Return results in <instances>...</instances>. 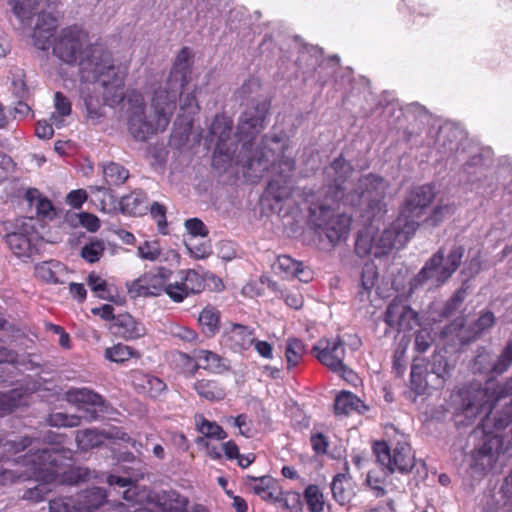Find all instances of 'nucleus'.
I'll use <instances>...</instances> for the list:
<instances>
[{
    "mask_svg": "<svg viewBox=\"0 0 512 512\" xmlns=\"http://www.w3.org/2000/svg\"><path fill=\"white\" fill-rule=\"evenodd\" d=\"M455 211V207L447 203H439L432 211L430 216L425 218V221L431 226H438L443 220L452 215Z\"/></svg>",
    "mask_w": 512,
    "mask_h": 512,
    "instance_id": "a18cd8bd",
    "label": "nucleus"
},
{
    "mask_svg": "<svg viewBox=\"0 0 512 512\" xmlns=\"http://www.w3.org/2000/svg\"><path fill=\"white\" fill-rule=\"evenodd\" d=\"M172 274V271L166 267H159L155 271L144 273L138 279L127 284L128 293L134 299L160 296L163 292L167 294Z\"/></svg>",
    "mask_w": 512,
    "mask_h": 512,
    "instance_id": "1a4fd4ad",
    "label": "nucleus"
},
{
    "mask_svg": "<svg viewBox=\"0 0 512 512\" xmlns=\"http://www.w3.org/2000/svg\"><path fill=\"white\" fill-rule=\"evenodd\" d=\"M6 244L12 253L20 259H29L38 253V236L13 232L6 236Z\"/></svg>",
    "mask_w": 512,
    "mask_h": 512,
    "instance_id": "6ab92c4d",
    "label": "nucleus"
},
{
    "mask_svg": "<svg viewBox=\"0 0 512 512\" xmlns=\"http://www.w3.org/2000/svg\"><path fill=\"white\" fill-rule=\"evenodd\" d=\"M168 499L171 502L168 509L174 512L184 510L188 503L186 498L181 497L179 494L174 492L168 495Z\"/></svg>",
    "mask_w": 512,
    "mask_h": 512,
    "instance_id": "0e129e2a",
    "label": "nucleus"
},
{
    "mask_svg": "<svg viewBox=\"0 0 512 512\" xmlns=\"http://www.w3.org/2000/svg\"><path fill=\"white\" fill-rule=\"evenodd\" d=\"M133 381L140 392L152 398L158 397L166 388V384L161 379L149 374L137 372L133 376Z\"/></svg>",
    "mask_w": 512,
    "mask_h": 512,
    "instance_id": "a878e982",
    "label": "nucleus"
},
{
    "mask_svg": "<svg viewBox=\"0 0 512 512\" xmlns=\"http://www.w3.org/2000/svg\"><path fill=\"white\" fill-rule=\"evenodd\" d=\"M273 270L285 278H297L301 282H308L311 279V272L301 262L288 255L278 256L273 264Z\"/></svg>",
    "mask_w": 512,
    "mask_h": 512,
    "instance_id": "412c9836",
    "label": "nucleus"
},
{
    "mask_svg": "<svg viewBox=\"0 0 512 512\" xmlns=\"http://www.w3.org/2000/svg\"><path fill=\"white\" fill-rule=\"evenodd\" d=\"M436 197L434 188L430 185H422L412 188L406 195L400 216L404 223L416 222V229L427 208Z\"/></svg>",
    "mask_w": 512,
    "mask_h": 512,
    "instance_id": "9d476101",
    "label": "nucleus"
},
{
    "mask_svg": "<svg viewBox=\"0 0 512 512\" xmlns=\"http://www.w3.org/2000/svg\"><path fill=\"white\" fill-rule=\"evenodd\" d=\"M311 445L317 454H324L327 451L328 442L324 435L316 434L311 437Z\"/></svg>",
    "mask_w": 512,
    "mask_h": 512,
    "instance_id": "338daca9",
    "label": "nucleus"
},
{
    "mask_svg": "<svg viewBox=\"0 0 512 512\" xmlns=\"http://www.w3.org/2000/svg\"><path fill=\"white\" fill-rule=\"evenodd\" d=\"M512 365V340H510L498 357L484 348L478 350L472 363L474 373L501 375Z\"/></svg>",
    "mask_w": 512,
    "mask_h": 512,
    "instance_id": "9b49d317",
    "label": "nucleus"
},
{
    "mask_svg": "<svg viewBox=\"0 0 512 512\" xmlns=\"http://www.w3.org/2000/svg\"><path fill=\"white\" fill-rule=\"evenodd\" d=\"M152 217L157 221V227L161 234H167L166 208L164 205L155 202L150 208Z\"/></svg>",
    "mask_w": 512,
    "mask_h": 512,
    "instance_id": "3c124183",
    "label": "nucleus"
},
{
    "mask_svg": "<svg viewBox=\"0 0 512 512\" xmlns=\"http://www.w3.org/2000/svg\"><path fill=\"white\" fill-rule=\"evenodd\" d=\"M112 328L116 336L128 341L139 339L146 334L145 326L130 314L116 316Z\"/></svg>",
    "mask_w": 512,
    "mask_h": 512,
    "instance_id": "aec40b11",
    "label": "nucleus"
},
{
    "mask_svg": "<svg viewBox=\"0 0 512 512\" xmlns=\"http://www.w3.org/2000/svg\"><path fill=\"white\" fill-rule=\"evenodd\" d=\"M352 172L351 165L342 157L336 158L325 168V200L342 201L352 206L366 203L372 216L382 214L386 207L384 199L388 183L383 178L370 174L359 180L358 190L346 192L348 186H351L348 178Z\"/></svg>",
    "mask_w": 512,
    "mask_h": 512,
    "instance_id": "7ed1b4c3",
    "label": "nucleus"
},
{
    "mask_svg": "<svg viewBox=\"0 0 512 512\" xmlns=\"http://www.w3.org/2000/svg\"><path fill=\"white\" fill-rule=\"evenodd\" d=\"M54 108L56 111L51 115L50 120L56 127H61L63 125L62 118L71 114V102L63 93L56 92L54 95Z\"/></svg>",
    "mask_w": 512,
    "mask_h": 512,
    "instance_id": "e433bc0d",
    "label": "nucleus"
},
{
    "mask_svg": "<svg viewBox=\"0 0 512 512\" xmlns=\"http://www.w3.org/2000/svg\"><path fill=\"white\" fill-rule=\"evenodd\" d=\"M204 289V279L195 270L180 272L179 280L168 285L167 295L174 302H182L190 294L199 293Z\"/></svg>",
    "mask_w": 512,
    "mask_h": 512,
    "instance_id": "2eb2a0df",
    "label": "nucleus"
},
{
    "mask_svg": "<svg viewBox=\"0 0 512 512\" xmlns=\"http://www.w3.org/2000/svg\"><path fill=\"white\" fill-rule=\"evenodd\" d=\"M9 4L17 18L24 23L30 20L46 3L45 0H10Z\"/></svg>",
    "mask_w": 512,
    "mask_h": 512,
    "instance_id": "473e14b6",
    "label": "nucleus"
},
{
    "mask_svg": "<svg viewBox=\"0 0 512 512\" xmlns=\"http://www.w3.org/2000/svg\"><path fill=\"white\" fill-rule=\"evenodd\" d=\"M103 175L109 186H120L129 178V171L122 165L111 162L103 166Z\"/></svg>",
    "mask_w": 512,
    "mask_h": 512,
    "instance_id": "c9c22d12",
    "label": "nucleus"
},
{
    "mask_svg": "<svg viewBox=\"0 0 512 512\" xmlns=\"http://www.w3.org/2000/svg\"><path fill=\"white\" fill-rule=\"evenodd\" d=\"M80 224L90 232H95L100 227V221L97 216L82 212L78 215Z\"/></svg>",
    "mask_w": 512,
    "mask_h": 512,
    "instance_id": "13d9d810",
    "label": "nucleus"
},
{
    "mask_svg": "<svg viewBox=\"0 0 512 512\" xmlns=\"http://www.w3.org/2000/svg\"><path fill=\"white\" fill-rule=\"evenodd\" d=\"M196 239L190 238L185 246L190 255L196 259H205L211 254V246L207 242L196 243Z\"/></svg>",
    "mask_w": 512,
    "mask_h": 512,
    "instance_id": "8fccbe9b",
    "label": "nucleus"
},
{
    "mask_svg": "<svg viewBox=\"0 0 512 512\" xmlns=\"http://www.w3.org/2000/svg\"><path fill=\"white\" fill-rule=\"evenodd\" d=\"M181 109L190 114L195 113L199 109V105L193 93L184 96L181 101Z\"/></svg>",
    "mask_w": 512,
    "mask_h": 512,
    "instance_id": "69168bd1",
    "label": "nucleus"
},
{
    "mask_svg": "<svg viewBox=\"0 0 512 512\" xmlns=\"http://www.w3.org/2000/svg\"><path fill=\"white\" fill-rule=\"evenodd\" d=\"M122 212L130 215H141L147 210L146 195L141 190L134 191L120 200Z\"/></svg>",
    "mask_w": 512,
    "mask_h": 512,
    "instance_id": "2f4dec72",
    "label": "nucleus"
},
{
    "mask_svg": "<svg viewBox=\"0 0 512 512\" xmlns=\"http://www.w3.org/2000/svg\"><path fill=\"white\" fill-rule=\"evenodd\" d=\"M5 445L10 447V450L18 453L32 445V439L30 437H22L19 440L9 441Z\"/></svg>",
    "mask_w": 512,
    "mask_h": 512,
    "instance_id": "774afa93",
    "label": "nucleus"
},
{
    "mask_svg": "<svg viewBox=\"0 0 512 512\" xmlns=\"http://www.w3.org/2000/svg\"><path fill=\"white\" fill-rule=\"evenodd\" d=\"M105 251V243L99 239H93L81 249V256L88 262L99 261Z\"/></svg>",
    "mask_w": 512,
    "mask_h": 512,
    "instance_id": "c03bdc74",
    "label": "nucleus"
},
{
    "mask_svg": "<svg viewBox=\"0 0 512 512\" xmlns=\"http://www.w3.org/2000/svg\"><path fill=\"white\" fill-rule=\"evenodd\" d=\"M87 284L90 289L97 294L101 299H110L111 293L108 288L107 282L102 279L99 275L91 273L87 277Z\"/></svg>",
    "mask_w": 512,
    "mask_h": 512,
    "instance_id": "de8ad7c7",
    "label": "nucleus"
},
{
    "mask_svg": "<svg viewBox=\"0 0 512 512\" xmlns=\"http://www.w3.org/2000/svg\"><path fill=\"white\" fill-rule=\"evenodd\" d=\"M378 280V271L377 267L372 262H367L364 264L361 273V290L359 295L361 300L364 301L365 298H368L371 290L375 286Z\"/></svg>",
    "mask_w": 512,
    "mask_h": 512,
    "instance_id": "f704fd0d",
    "label": "nucleus"
},
{
    "mask_svg": "<svg viewBox=\"0 0 512 512\" xmlns=\"http://www.w3.org/2000/svg\"><path fill=\"white\" fill-rule=\"evenodd\" d=\"M137 253L144 260L156 261L162 255V249L157 241H145L138 246Z\"/></svg>",
    "mask_w": 512,
    "mask_h": 512,
    "instance_id": "49530a36",
    "label": "nucleus"
},
{
    "mask_svg": "<svg viewBox=\"0 0 512 512\" xmlns=\"http://www.w3.org/2000/svg\"><path fill=\"white\" fill-rule=\"evenodd\" d=\"M53 54L68 65L79 68L80 96L89 113H96L101 102L114 106L124 101L130 134L145 141L164 131L176 109L185 76L174 66L164 82L153 76L147 83L152 91L148 112L143 94L137 89L123 93L130 68V57L114 56L102 43H91L88 32L78 25L67 26L54 38Z\"/></svg>",
    "mask_w": 512,
    "mask_h": 512,
    "instance_id": "f257e3e1",
    "label": "nucleus"
},
{
    "mask_svg": "<svg viewBox=\"0 0 512 512\" xmlns=\"http://www.w3.org/2000/svg\"><path fill=\"white\" fill-rule=\"evenodd\" d=\"M138 356V352L132 347L120 343L105 350V357L112 362H125L132 357Z\"/></svg>",
    "mask_w": 512,
    "mask_h": 512,
    "instance_id": "ea45409f",
    "label": "nucleus"
},
{
    "mask_svg": "<svg viewBox=\"0 0 512 512\" xmlns=\"http://www.w3.org/2000/svg\"><path fill=\"white\" fill-rule=\"evenodd\" d=\"M106 500V493L102 488L93 487L79 494L77 504L80 512H93Z\"/></svg>",
    "mask_w": 512,
    "mask_h": 512,
    "instance_id": "cd10ccee",
    "label": "nucleus"
},
{
    "mask_svg": "<svg viewBox=\"0 0 512 512\" xmlns=\"http://www.w3.org/2000/svg\"><path fill=\"white\" fill-rule=\"evenodd\" d=\"M64 399L84 410L83 417L87 421L96 420L99 413H105L108 410L106 400L88 388H71L65 392Z\"/></svg>",
    "mask_w": 512,
    "mask_h": 512,
    "instance_id": "f8f14e48",
    "label": "nucleus"
},
{
    "mask_svg": "<svg viewBox=\"0 0 512 512\" xmlns=\"http://www.w3.org/2000/svg\"><path fill=\"white\" fill-rule=\"evenodd\" d=\"M304 354L305 346L302 341L296 338H290L287 340L285 357L289 369L297 366Z\"/></svg>",
    "mask_w": 512,
    "mask_h": 512,
    "instance_id": "58836bf2",
    "label": "nucleus"
},
{
    "mask_svg": "<svg viewBox=\"0 0 512 512\" xmlns=\"http://www.w3.org/2000/svg\"><path fill=\"white\" fill-rule=\"evenodd\" d=\"M225 338L230 348L235 351L247 349L255 342L253 330L241 324H231L225 331Z\"/></svg>",
    "mask_w": 512,
    "mask_h": 512,
    "instance_id": "5701e85b",
    "label": "nucleus"
},
{
    "mask_svg": "<svg viewBox=\"0 0 512 512\" xmlns=\"http://www.w3.org/2000/svg\"><path fill=\"white\" fill-rule=\"evenodd\" d=\"M231 130L232 120L230 118L224 115L215 116L209 131L211 136L217 137L213 156L214 162L230 163L233 160L237 149L233 144H227Z\"/></svg>",
    "mask_w": 512,
    "mask_h": 512,
    "instance_id": "ddd939ff",
    "label": "nucleus"
},
{
    "mask_svg": "<svg viewBox=\"0 0 512 512\" xmlns=\"http://www.w3.org/2000/svg\"><path fill=\"white\" fill-rule=\"evenodd\" d=\"M185 228L191 235V238H196L197 236H206L208 231L204 225V223L198 218H191L185 221Z\"/></svg>",
    "mask_w": 512,
    "mask_h": 512,
    "instance_id": "864d4df0",
    "label": "nucleus"
},
{
    "mask_svg": "<svg viewBox=\"0 0 512 512\" xmlns=\"http://www.w3.org/2000/svg\"><path fill=\"white\" fill-rule=\"evenodd\" d=\"M452 271L444 261V252L440 249L435 253L419 272L417 279L419 282L431 280L434 284L440 285L451 277Z\"/></svg>",
    "mask_w": 512,
    "mask_h": 512,
    "instance_id": "f3484780",
    "label": "nucleus"
},
{
    "mask_svg": "<svg viewBox=\"0 0 512 512\" xmlns=\"http://www.w3.org/2000/svg\"><path fill=\"white\" fill-rule=\"evenodd\" d=\"M309 223L320 236H324L334 246L347 239L352 218L323 203L310 208Z\"/></svg>",
    "mask_w": 512,
    "mask_h": 512,
    "instance_id": "423d86ee",
    "label": "nucleus"
},
{
    "mask_svg": "<svg viewBox=\"0 0 512 512\" xmlns=\"http://www.w3.org/2000/svg\"><path fill=\"white\" fill-rule=\"evenodd\" d=\"M61 452L58 448H50L27 453L15 460V464L22 469L0 470V485L8 486L31 479L53 481L57 476V467L61 464Z\"/></svg>",
    "mask_w": 512,
    "mask_h": 512,
    "instance_id": "20e7f679",
    "label": "nucleus"
},
{
    "mask_svg": "<svg viewBox=\"0 0 512 512\" xmlns=\"http://www.w3.org/2000/svg\"><path fill=\"white\" fill-rule=\"evenodd\" d=\"M233 420L234 426L239 429L241 435L249 437L251 434L250 423L247 420V416L244 414H240L235 418H230Z\"/></svg>",
    "mask_w": 512,
    "mask_h": 512,
    "instance_id": "e2e57ef3",
    "label": "nucleus"
},
{
    "mask_svg": "<svg viewBox=\"0 0 512 512\" xmlns=\"http://www.w3.org/2000/svg\"><path fill=\"white\" fill-rule=\"evenodd\" d=\"M36 212L43 219H53L56 215L55 209L50 200L39 198L36 202Z\"/></svg>",
    "mask_w": 512,
    "mask_h": 512,
    "instance_id": "603ef678",
    "label": "nucleus"
},
{
    "mask_svg": "<svg viewBox=\"0 0 512 512\" xmlns=\"http://www.w3.org/2000/svg\"><path fill=\"white\" fill-rule=\"evenodd\" d=\"M49 493V490L44 485L35 486L27 489L23 496V500L32 501L34 503L41 502L45 496Z\"/></svg>",
    "mask_w": 512,
    "mask_h": 512,
    "instance_id": "6e6d98bb",
    "label": "nucleus"
},
{
    "mask_svg": "<svg viewBox=\"0 0 512 512\" xmlns=\"http://www.w3.org/2000/svg\"><path fill=\"white\" fill-rule=\"evenodd\" d=\"M305 500L311 512H322L324 508V496L316 485H309L305 490Z\"/></svg>",
    "mask_w": 512,
    "mask_h": 512,
    "instance_id": "37998d69",
    "label": "nucleus"
},
{
    "mask_svg": "<svg viewBox=\"0 0 512 512\" xmlns=\"http://www.w3.org/2000/svg\"><path fill=\"white\" fill-rule=\"evenodd\" d=\"M11 89L16 98L24 99L27 96V86L21 72H18L12 76Z\"/></svg>",
    "mask_w": 512,
    "mask_h": 512,
    "instance_id": "4d7b16f0",
    "label": "nucleus"
},
{
    "mask_svg": "<svg viewBox=\"0 0 512 512\" xmlns=\"http://www.w3.org/2000/svg\"><path fill=\"white\" fill-rule=\"evenodd\" d=\"M48 421L51 426L72 428L81 424V417L58 412L51 414Z\"/></svg>",
    "mask_w": 512,
    "mask_h": 512,
    "instance_id": "09e8293b",
    "label": "nucleus"
},
{
    "mask_svg": "<svg viewBox=\"0 0 512 512\" xmlns=\"http://www.w3.org/2000/svg\"><path fill=\"white\" fill-rule=\"evenodd\" d=\"M182 361L190 366V372L195 373L199 368L213 373H222L227 370L225 359L220 355L205 349H195L191 355L180 354Z\"/></svg>",
    "mask_w": 512,
    "mask_h": 512,
    "instance_id": "dca6fc26",
    "label": "nucleus"
},
{
    "mask_svg": "<svg viewBox=\"0 0 512 512\" xmlns=\"http://www.w3.org/2000/svg\"><path fill=\"white\" fill-rule=\"evenodd\" d=\"M57 27L58 21L51 13L39 12L32 32L34 46L40 50H47Z\"/></svg>",
    "mask_w": 512,
    "mask_h": 512,
    "instance_id": "a211bd4d",
    "label": "nucleus"
},
{
    "mask_svg": "<svg viewBox=\"0 0 512 512\" xmlns=\"http://www.w3.org/2000/svg\"><path fill=\"white\" fill-rule=\"evenodd\" d=\"M87 199V193L83 189L73 190L67 196V202L74 208H80Z\"/></svg>",
    "mask_w": 512,
    "mask_h": 512,
    "instance_id": "680f3d73",
    "label": "nucleus"
},
{
    "mask_svg": "<svg viewBox=\"0 0 512 512\" xmlns=\"http://www.w3.org/2000/svg\"><path fill=\"white\" fill-rule=\"evenodd\" d=\"M311 352L326 367L334 373L339 374L347 381L355 377L353 371L343 362L346 351L343 342L339 339H322L315 345Z\"/></svg>",
    "mask_w": 512,
    "mask_h": 512,
    "instance_id": "6e6552de",
    "label": "nucleus"
},
{
    "mask_svg": "<svg viewBox=\"0 0 512 512\" xmlns=\"http://www.w3.org/2000/svg\"><path fill=\"white\" fill-rule=\"evenodd\" d=\"M464 247L462 246H454L450 253L448 254L447 259L445 260V264L448 268L454 273L459 267L462 257L464 255Z\"/></svg>",
    "mask_w": 512,
    "mask_h": 512,
    "instance_id": "5fc2aeb1",
    "label": "nucleus"
},
{
    "mask_svg": "<svg viewBox=\"0 0 512 512\" xmlns=\"http://www.w3.org/2000/svg\"><path fill=\"white\" fill-rule=\"evenodd\" d=\"M23 404L22 394L17 390L0 393V416L13 412Z\"/></svg>",
    "mask_w": 512,
    "mask_h": 512,
    "instance_id": "a19ab883",
    "label": "nucleus"
},
{
    "mask_svg": "<svg viewBox=\"0 0 512 512\" xmlns=\"http://www.w3.org/2000/svg\"><path fill=\"white\" fill-rule=\"evenodd\" d=\"M35 276L47 283H62L66 274L65 266L56 260L38 263L34 267Z\"/></svg>",
    "mask_w": 512,
    "mask_h": 512,
    "instance_id": "393cba45",
    "label": "nucleus"
},
{
    "mask_svg": "<svg viewBox=\"0 0 512 512\" xmlns=\"http://www.w3.org/2000/svg\"><path fill=\"white\" fill-rule=\"evenodd\" d=\"M495 461L496 457L492 448L484 444L472 453L470 466L476 472L485 473L493 467Z\"/></svg>",
    "mask_w": 512,
    "mask_h": 512,
    "instance_id": "7c9ffc66",
    "label": "nucleus"
},
{
    "mask_svg": "<svg viewBox=\"0 0 512 512\" xmlns=\"http://www.w3.org/2000/svg\"><path fill=\"white\" fill-rule=\"evenodd\" d=\"M53 125L52 122L38 121L35 128L37 137L40 139H50L54 134Z\"/></svg>",
    "mask_w": 512,
    "mask_h": 512,
    "instance_id": "052dcab7",
    "label": "nucleus"
},
{
    "mask_svg": "<svg viewBox=\"0 0 512 512\" xmlns=\"http://www.w3.org/2000/svg\"><path fill=\"white\" fill-rule=\"evenodd\" d=\"M104 438H117L123 441L130 440L129 436L124 432L116 431L112 434L99 432L95 429L77 431L75 440L79 449L88 450L101 445Z\"/></svg>",
    "mask_w": 512,
    "mask_h": 512,
    "instance_id": "4be33fe9",
    "label": "nucleus"
},
{
    "mask_svg": "<svg viewBox=\"0 0 512 512\" xmlns=\"http://www.w3.org/2000/svg\"><path fill=\"white\" fill-rule=\"evenodd\" d=\"M198 431L206 438H214L217 440H223L227 437L226 432L216 422L209 421L204 417H199L197 421Z\"/></svg>",
    "mask_w": 512,
    "mask_h": 512,
    "instance_id": "79ce46f5",
    "label": "nucleus"
},
{
    "mask_svg": "<svg viewBox=\"0 0 512 512\" xmlns=\"http://www.w3.org/2000/svg\"><path fill=\"white\" fill-rule=\"evenodd\" d=\"M403 220L396 219L383 231L374 232L367 228L360 232L355 244L356 253L361 257L371 254L381 258L403 247L416 231V222L404 223Z\"/></svg>",
    "mask_w": 512,
    "mask_h": 512,
    "instance_id": "39448f33",
    "label": "nucleus"
},
{
    "mask_svg": "<svg viewBox=\"0 0 512 512\" xmlns=\"http://www.w3.org/2000/svg\"><path fill=\"white\" fill-rule=\"evenodd\" d=\"M249 487L265 501L277 502L281 500V489L271 477L252 478Z\"/></svg>",
    "mask_w": 512,
    "mask_h": 512,
    "instance_id": "b1692460",
    "label": "nucleus"
},
{
    "mask_svg": "<svg viewBox=\"0 0 512 512\" xmlns=\"http://www.w3.org/2000/svg\"><path fill=\"white\" fill-rule=\"evenodd\" d=\"M373 452L377 462L390 474L395 471L407 473L415 466L414 453L406 442L399 441L391 447L386 442H376Z\"/></svg>",
    "mask_w": 512,
    "mask_h": 512,
    "instance_id": "0eeeda50",
    "label": "nucleus"
},
{
    "mask_svg": "<svg viewBox=\"0 0 512 512\" xmlns=\"http://www.w3.org/2000/svg\"><path fill=\"white\" fill-rule=\"evenodd\" d=\"M267 112L268 105L260 102L248 107L243 113L237 127L238 141L242 143L237 162L248 169H254V166L258 165V171L268 170L270 165L275 168L277 165L283 177V184L272 180L268 184V192L275 200L281 201L290 194L289 188L285 185L286 178L295 168L294 158L287 154L288 144L276 136H265L262 139L261 149L252 154L253 140L263 128Z\"/></svg>",
    "mask_w": 512,
    "mask_h": 512,
    "instance_id": "f03ea898",
    "label": "nucleus"
},
{
    "mask_svg": "<svg viewBox=\"0 0 512 512\" xmlns=\"http://www.w3.org/2000/svg\"><path fill=\"white\" fill-rule=\"evenodd\" d=\"M194 389L200 397L208 401L222 400L226 395L224 388L212 380H199L194 384Z\"/></svg>",
    "mask_w": 512,
    "mask_h": 512,
    "instance_id": "72a5a7b5",
    "label": "nucleus"
},
{
    "mask_svg": "<svg viewBox=\"0 0 512 512\" xmlns=\"http://www.w3.org/2000/svg\"><path fill=\"white\" fill-rule=\"evenodd\" d=\"M385 323L397 331L411 330L418 323L417 313L404 301L394 299L386 308Z\"/></svg>",
    "mask_w": 512,
    "mask_h": 512,
    "instance_id": "4468645a",
    "label": "nucleus"
},
{
    "mask_svg": "<svg viewBox=\"0 0 512 512\" xmlns=\"http://www.w3.org/2000/svg\"><path fill=\"white\" fill-rule=\"evenodd\" d=\"M333 498L340 505L350 502L353 497L350 477L346 474H337L331 483Z\"/></svg>",
    "mask_w": 512,
    "mask_h": 512,
    "instance_id": "c756f323",
    "label": "nucleus"
},
{
    "mask_svg": "<svg viewBox=\"0 0 512 512\" xmlns=\"http://www.w3.org/2000/svg\"><path fill=\"white\" fill-rule=\"evenodd\" d=\"M432 343V337L426 330L418 331L415 336V348L418 352L423 353L428 350Z\"/></svg>",
    "mask_w": 512,
    "mask_h": 512,
    "instance_id": "bf43d9fd",
    "label": "nucleus"
},
{
    "mask_svg": "<svg viewBox=\"0 0 512 512\" xmlns=\"http://www.w3.org/2000/svg\"><path fill=\"white\" fill-rule=\"evenodd\" d=\"M334 409L337 415H349L352 412L362 413L367 408L356 395L343 391L336 397Z\"/></svg>",
    "mask_w": 512,
    "mask_h": 512,
    "instance_id": "bb28decb",
    "label": "nucleus"
},
{
    "mask_svg": "<svg viewBox=\"0 0 512 512\" xmlns=\"http://www.w3.org/2000/svg\"><path fill=\"white\" fill-rule=\"evenodd\" d=\"M496 322V317L491 311H481L478 318L469 325L467 332L469 335L465 337L467 342L480 338L484 333L490 330Z\"/></svg>",
    "mask_w": 512,
    "mask_h": 512,
    "instance_id": "c85d7f7f",
    "label": "nucleus"
},
{
    "mask_svg": "<svg viewBox=\"0 0 512 512\" xmlns=\"http://www.w3.org/2000/svg\"><path fill=\"white\" fill-rule=\"evenodd\" d=\"M198 321L206 334L214 335L220 326V312L213 307H206L199 315Z\"/></svg>",
    "mask_w": 512,
    "mask_h": 512,
    "instance_id": "4c0bfd02",
    "label": "nucleus"
}]
</instances>
